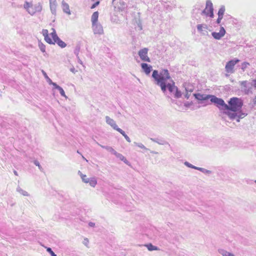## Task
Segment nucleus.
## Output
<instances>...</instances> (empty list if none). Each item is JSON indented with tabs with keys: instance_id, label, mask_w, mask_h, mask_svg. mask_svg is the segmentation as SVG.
Returning <instances> with one entry per match:
<instances>
[{
	"instance_id": "obj_1",
	"label": "nucleus",
	"mask_w": 256,
	"mask_h": 256,
	"mask_svg": "<svg viewBox=\"0 0 256 256\" xmlns=\"http://www.w3.org/2000/svg\"><path fill=\"white\" fill-rule=\"evenodd\" d=\"M152 76L154 79L155 84L160 86L164 94H166L168 90L175 98H178L181 97L182 92L175 86V82L170 78L168 70L163 69L160 72L157 70H154Z\"/></svg>"
},
{
	"instance_id": "obj_2",
	"label": "nucleus",
	"mask_w": 256,
	"mask_h": 256,
	"mask_svg": "<svg viewBox=\"0 0 256 256\" xmlns=\"http://www.w3.org/2000/svg\"><path fill=\"white\" fill-rule=\"evenodd\" d=\"M244 101L241 98L232 97L228 101L226 111V112H236V111H240V110L242 109ZM224 114H225V112H224Z\"/></svg>"
},
{
	"instance_id": "obj_3",
	"label": "nucleus",
	"mask_w": 256,
	"mask_h": 256,
	"mask_svg": "<svg viewBox=\"0 0 256 256\" xmlns=\"http://www.w3.org/2000/svg\"><path fill=\"white\" fill-rule=\"evenodd\" d=\"M210 100L220 110H222L224 112L226 111L227 104L223 99L218 98L214 95H211Z\"/></svg>"
},
{
	"instance_id": "obj_4",
	"label": "nucleus",
	"mask_w": 256,
	"mask_h": 256,
	"mask_svg": "<svg viewBox=\"0 0 256 256\" xmlns=\"http://www.w3.org/2000/svg\"><path fill=\"white\" fill-rule=\"evenodd\" d=\"M210 100L220 110H222L224 112L226 111L227 104L223 99L218 98L214 95H211Z\"/></svg>"
},
{
	"instance_id": "obj_5",
	"label": "nucleus",
	"mask_w": 256,
	"mask_h": 256,
	"mask_svg": "<svg viewBox=\"0 0 256 256\" xmlns=\"http://www.w3.org/2000/svg\"><path fill=\"white\" fill-rule=\"evenodd\" d=\"M24 7L30 15H34L36 12H40L42 10V6L40 3L32 5V3L26 2Z\"/></svg>"
},
{
	"instance_id": "obj_6",
	"label": "nucleus",
	"mask_w": 256,
	"mask_h": 256,
	"mask_svg": "<svg viewBox=\"0 0 256 256\" xmlns=\"http://www.w3.org/2000/svg\"><path fill=\"white\" fill-rule=\"evenodd\" d=\"M212 94H201L200 93L193 94V96L198 101V104L207 106L208 104V100H210Z\"/></svg>"
},
{
	"instance_id": "obj_7",
	"label": "nucleus",
	"mask_w": 256,
	"mask_h": 256,
	"mask_svg": "<svg viewBox=\"0 0 256 256\" xmlns=\"http://www.w3.org/2000/svg\"><path fill=\"white\" fill-rule=\"evenodd\" d=\"M202 14H204L210 18L214 17L213 5L210 0H207L206 7L205 9L202 11Z\"/></svg>"
},
{
	"instance_id": "obj_8",
	"label": "nucleus",
	"mask_w": 256,
	"mask_h": 256,
	"mask_svg": "<svg viewBox=\"0 0 256 256\" xmlns=\"http://www.w3.org/2000/svg\"><path fill=\"white\" fill-rule=\"evenodd\" d=\"M225 114H226L231 120H234L236 118H242L247 115V114L244 112L242 109L240 110V111H236V112H225Z\"/></svg>"
},
{
	"instance_id": "obj_9",
	"label": "nucleus",
	"mask_w": 256,
	"mask_h": 256,
	"mask_svg": "<svg viewBox=\"0 0 256 256\" xmlns=\"http://www.w3.org/2000/svg\"><path fill=\"white\" fill-rule=\"evenodd\" d=\"M240 60L238 58H234L228 61L225 66L226 71L229 74H232L234 72V66L238 64Z\"/></svg>"
},
{
	"instance_id": "obj_10",
	"label": "nucleus",
	"mask_w": 256,
	"mask_h": 256,
	"mask_svg": "<svg viewBox=\"0 0 256 256\" xmlns=\"http://www.w3.org/2000/svg\"><path fill=\"white\" fill-rule=\"evenodd\" d=\"M240 86H242V91L244 94H248L252 93V82H248L247 80H244L240 82Z\"/></svg>"
},
{
	"instance_id": "obj_11",
	"label": "nucleus",
	"mask_w": 256,
	"mask_h": 256,
	"mask_svg": "<svg viewBox=\"0 0 256 256\" xmlns=\"http://www.w3.org/2000/svg\"><path fill=\"white\" fill-rule=\"evenodd\" d=\"M148 49L144 48L140 50L138 52V54L142 60L146 62H150V60L148 56Z\"/></svg>"
},
{
	"instance_id": "obj_12",
	"label": "nucleus",
	"mask_w": 256,
	"mask_h": 256,
	"mask_svg": "<svg viewBox=\"0 0 256 256\" xmlns=\"http://www.w3.org/2000/svg\"><path fill=\"white\" fill-rule=\"evenodd\" d=\"M226 32L224 28L220 26V32H214L212 33V36L214 39L219 40L225 35Z\"/></svg>"
},
{
	"instance_id": "obj_13",
	"label": "nucleus",
	"mask_w": 256,
	"mask_h": 256,
	"mask_svg": "<svg viewBox=\"0 0 256 256\" xmlns=\"http://www.w3.org/2000/svg\"><path fill=\"white\" fill-rule=\"evenodd\" d=\"M92 28L94 34H103V28L100 24L98 22L92 24Z\"/></svg>"
},
{
	"instance_id": "obj_14",
	"label": "nucleus",
	"mask_w": 256,
	"mask_h": 256,
	"mask_svg": "<svg viewBox=\"0 0 256 256\" xmlns=\"http://www.w3.org/2000/svg\"><path fill=\"white\" fill-rule=\"evenodd\" d=\"M106 122L108 124L110 125L114 130H117L118 132L121 129L118 127L115 121L113 119L110 118L109 116H106Z\"/></svg>"
},
{
	"instance_id": "obj_15",
	"label": "nucleus",
	"mask_w": 256,
	"mask_h": 256,
	"mask_svg": "<svg viewBox=\"0 0 256 256\" xmlns=\"http://www.w3.org/2000/svg\"><path fill=\"white\" fill-rule=\"evenodd\" d=\"M198 30L204 36L208 35V32L207 31L208 26L206 24H199L197 26Z\"/></svg>"
},
{
	"instance_id": "obj_16",
	"label": "nucleus",
	"mask_w": 256,
	"mask_h": 256,
	"mask_svg": "<svg viewBox=\"0 0 256 256\" xmlns=\"http://www.w3.org/2000/svg\"><path fill=\"white\" fill-rule=\"evenodd\" d=\"M141 68L146 75L149 74L152 70V66L146 63H142Z\"/></svg>"
},
{
	"instance_id": "obj_17",
	"label": "nucleus",
	"mask_w": 256,
	"mask_h": 256,
	"mask_svg": "<svg viewBox=\"0 0 256 256\" xmlns=\"http://www.w3.org/2000/svg\"><path fill=\"white\" fill-rule=\"evenodd\" d=\"M50 9L51 12L54 15H56V0H50Z\"/></svg>"
},
{
	"instance_id": "obj_18",
	"label": "nucleus",
	"mask_w": 256,
	"mask_h": 256,
	"mask_svg": "<svg viewBox=\"0 0 256 256\" xmlns=\"http://www.w3.org/2000/svg\"><path fill=\"white\" fill-rule=\"evenodd\" d=\"M150 140L155 142L158 143L160 145H164V144H168V142L165 140L164 138H150Z\"/></svg>"
},
{
	"instance_id": "obj_19",
	"label": "nucleus",
	"mask_w": 256,
	"mask_h": 256,
	"mask_svg": "<svg viewBox=\"0 0 256 256\" xmlns=\"http://www.w3.org/2000/svg\"><path fill=\"white\" fill-rule=\"evenodd\" d=\"M62 10L64 12L70 15L71 14L70 10L69 5L64 0L62 1Z\"/></svg>"
},
{
	"instance_id": "obj_20",
	"label": "nucleus",
	"mask_w": 256,
	"mask_h": 256,
	"mask_svg": "<svg viewBox=\"0 0 256 256\" xmlns=\"http://www.w3.org/2000/svg\"><path fill=\"white\" fill-rule=\"evenodd\" d=\"M114 155L118 158H119L122 161H123L125 164H128V161L126 160V158L121 154H120L118 152H114Z\"/></svg>"
},
{
	"instance_id": "obj_21",
	"label": "nucleus",
	"mask_w": 256,
	"mask_h": 256,
	"mask_svg": "<svg viewBox=\"0 0 256 256\" xmlns=\"http://www.w3.org/2000/svg\"><path fill=\"white\" fill-rule=\"evenodd\" d=\"M98 12H95L93 13L92 16L91 20L92 24L98 22Z\"/></svg>"
},
{
	"instance_id": "obj_22",
	"label": "nucleus",
	"mask_w": 256,
	"mask_h": 256,
	"mask_svg": "<svg viewBox=\"0 0 256 256\" xmlns=\"http://www.w3.org/2000/svg\"><path fill=\"white\" fill-rule=\"evenodd\" d=\"M97 144L101 146L102 148L110 152L112 154H114V152H116V150L111 146H102L99 143L97 142Z\"/></svg>"
},
{
	"instance_id": "obj_23",
	"label": "nucleus",
	"mask_w": 256,
	"mask_h": 256,
	"mask_svg": "<svg viewBox=\"0 0 256 256\" xmlns=\"http://www.w3.org/2000/svg\"><path fill=\"white\" fill-rule=\"evenodd\" d=\"M55 43H56L58 46L62 48H64L66 46V44L62 40H61L59 38L56 40L54 42V44Z\"/></svg>"
},
{
	"instance_id": "obj_24",
	"label": "nucleus",
	"mask_w": 256,
	"mask_h": 256,
	"mask_svg": "<svg viewBox=\"0 0 256 256\" xmlns=\"http://www.w3.org/2000/svg\"><path fill=\"white\" fill-rule=\"evenodd\" d=\"M144 246H146L150 251L158 250H159L158 247L153 246L152 244H145Z\"/></svg>"
},
{
	"instance_id": "obj_25",
	"label": "nucleus",
	"mask_w": 256,
	"mask_h": 256,
	"mask_svg": "<svg viewBox=\"0 0 256 256\" xmlns=\"http://www.w3.org/2000/svg\"><path fill=\"white\" fill-rule=\"evenodd\" d=\"M218 252L222 256H234V255L233 254L230 253V252H228L227 251H226L224 250H222V249L218 250Z\"/></svg>"
},
{
	"instance_id": "obj_26",
	"label": "nucleus",
	"mask_w": 256,
	"mask_h": 256,
	"mask_svg": "<svg viewBox=\"0 0 256 256\" xmlns=\"http://www.w3.org/2000/svg\"><path fill=\"white\" fill-rule=\"evenodd\" d=\"M88 183L91 186L94 187L97 184V180L95 178H89Z\"/></svg>"
},
{
	"instance_id": "obj_27",
	"label": "nucleus",
	"mask_w": 256,
	"mask_h": 256,
	"mask_svg": "<svg viewBox=\"0 0 256 256\" xmlns=\"http://www.w3.org/2000/svg\"><path fill=\"white\" fill-rule=\"evenodd\" d=\"M16 191L24 196H29V194L27 192L24 190L20 186H18V188H16Z\"/></svg>"
},
{
	"instance_id": "obj_28",
	"label": "nucleus",
	"mask_w": 256,
	"mask_h": 256,
	"mask_svg": "<svg viewBox=\"0 0 256 256\" xmlns=\"http://www.w3.org/2000/svg\"><path fill=\"white\" fill-rule=\"evenodd\" d=\"M78 173L80 174V176L81 177V178L82 179V182L84 183H88L90 178H87L86 175L82 174L80 171L78 172Z\"/></svg>"
},
{
	"instance_id": "obj_29",
	"label": "nucleus",
	"mask_w": 256,
	"mask_h": 256,
	"mask_svg": "<svg viewBox=\"0 0 256 256\" xmlns=\"http://www.w3.org/2000/svg\"><path fill=\"white\" fill-rule=\"evenodd\" d=\"M52 32L50 34L53 40L54 41V42H55L56 40L58 38V36H57L56 32L54 28H52Z\"/></svg>"
},
{
	"instance_id": "obj_30",
	"label": "nucleus",
	"mask_w": 256,
	"mask_h": 256,
	"mask_svg": "<svg viewBox=\"0 0 256 256\" xmlns=\"http://www.w3.org/2000/svg\"><path fill=\"white\" fill-rule=\"evenodd\" d=\"M118 132L124 137L128 142H131L130 138L126 134L125 132L123 130L120 129Z\"/></svg>"
},
{
	"instance_id": "obj_31",
	"label": "nucleus",
	"mask_w": 256,
	"mask_h": 256,
	"mask_svg": "<svg viewBox=\"0 0 256 256\" xmlns=\"http://www.w3.org/2000/svg\"><path fill=\"white\" fill-rule=\"evenodd\" d=\"M224 12H225V7H224V6H220V8L219 9L218 11V15L222 16H223L224 14Z\"/></svg>"
},
{
	"instance_id": "obj_32",
	"label": "nucleus",
	"mask_w": 256,
	"mask_h": 256,
	"mask_svg": "<svg viewBox=\"0 0 256 256\" xmlns=\"http://www.w3.org/2000/svg\"><path fill=\"white\" fill-rule=\"evenodd\" d=\"M134 144L136 146H138V147H139L140 148H142V149H144V150H148V149L147 148L142 144V143H138V142H134Z\"/></svg>"
},
{
	"instance_id": "obj_33",
	"label": "nucleus",
	"mask_w": 256,
	"mask_h": 256,
	"mask_svg": "<svg viewBox=\"0 0 256 256\" xmlns=\"http://www.w3.org/2000/svg\"><path fill=\"white\" fill-rule=\"evenodd\" d=\"M248 66H250V64L246 62H244L242 64L241 68L243 72L245 71Z\"/></svg>"
},
{
	"instance_id": "obj_34",
	"label": "nucleus",
	"mask_w": 256,
	"mask_h": 256,
	"mask_svg": "<svg viewBox=\"0 0 256 256\" xmlns=\"http://www.w3.org/2000/svg\"><path fill=\"white\" fill-rule=\"evenodd\" d=\"M186 92L184 94V97L186 98H188L190 95V93L192 92V90L191 88L188 90V88H186Z\"/></svg>"
},
{
	"instance_id": "obj_35",
	"label": "nucleus",
	"mask_w": 256,
	"mask_h": 256,
	"mask_svg": "<svg viewBox=\"0 0 256 256\" xmlns=\"http://www.w3.org/2000/svg\"><path fill=\"white\" fill-rule=\"evenodd\" d=\"M44 40L49 44H54V41L50 38L49 36H45Z\"/></svg>"
},
{
	"instance_id": "obj_36",
	"label": "nucleus",
	"mask_w": 256,
	"mask_h": 256,
	"mask_svg": "<svg viewBox=\"0 0 256 256\" xmlns=\"http://www.w3.org/2000/svg\"><path fill=\"white\" fill-rule=\"evenodd\" d=\"M200 172L206 175H209L212 174V171L207 170L204 168H202V170H200Z\"/></svg>"
},
{
	"instance_id": "obj_37",
	"label": "nucleus",
	"mask_w": 256,
	"mask_h": 256,
	"mask_svg": "<svg viewBox=\"0 0 256 256\" xmlns=\"http://www.w3.org/2000/svg\"><path fill=\"white\" fill-rule=\"evenodd\" d=\"M80 50V46H76L74 50V54L76 56V57L79 56L78 54Z\"/></svg>"
},
{
	"instance_id": "obj_38",
	"label": "nucleus",
	"mask_w": 256,
	"mask_h": 256,
	"mask_svg": "<svg viewBox=\"0 0 256 256\" xmlns=\"http://www.w3.org/2000/svg\"><path fill=\"white\" fill-rule=\"evenodd\" d=\"M58 90L59 91L60 95L66 98H67V96H66V95L65 94V92H64V90L62 89V87H60Z\"/></svg>"
},
{
	"instance_id": "obj_39",
	"label": "nucleus",
	"mask_w": 256,
	"mask_h": 256,
	"mask_svg": "<svg viewBox=\"0 0 256 256\" xmlns=\"http://www.w3.org/2000/svg\"><path fill=\"white\" fill-rule=\"evenodd\" d=\"M38 46L40 50L44 52L46 51V46L42 42L38 44Z\"/></svg>"
},
{
	"instance_id": "obj_40",
	"label": "nucleus",
	"mask_w": 256,
	"mask_h": 256,
	"mask_svg": "<svg viewBox=\"0 0 256 256\" xmlns=\"http://www.w3.org/2000/svg\"><path fill=\"white\" fill-rule=\"evenodd\" d=\"M46 251L50 254L51 256H57L50 248H47Z\"/></svg>"
},
{
	"instance_id": "obj_41",
	"label": "nucleus",
	"mask_w": 256,
	"mask_h": 256,
	"mask_svg": "<svg viewBox=\"0 0 256 256\" xmlns=\"http://www.w3.org/2000/svg\"><path fill=\"white\" fill-rule=\"evenodd\" d=\"M88 243H89V240H88V238H84V240L82 242V244L84 246H86V247H88Z\"/></svg>"
},
{
	"instance_id": "obj_42",
	"label": "nucleus",
	"mask_w": 256,
	"mask_h": 256,
	"mask_svg": "<svg viewBox=\"0 0 256 256\" xmlns=\"http://www.w3.org/2000/svg\"><path fill=\"white\" fill-rule=\"evenodd\" d=\"M34 164L36 166H38V168H39L40 170H41L42 169V166L40 165V162H39L38 160H35L34 161Z\"/></svg>"
},
{
	"instance_id": "obj_43",
	"label": "nucleus",
	"mask_w": 256,
	"mask_h": 256,
	"mask_svg": "<svg viewBox=\"0 0 256 256\" xmlns=\"http://www.w3.org/2000/svg\"><path fill=\"white\" fill-rule=\"evenodd\" d=\"M223 18V16H218V18L216 20V24H219L220 22H221V20H222V19Z\"/></svg>"
},
{
	"instance_id": "obj_44",
	"label": "nucleus",
	"mask_w": 256,
	"mask_h": 256,
	"mask_svg": "<svg viewBox=\"0 0 256 256\" xmlns=\"http://www.w3.org/2000/svg\"><path fill=\"white\" fill-rule=\"evenodd\" d=\"M42 34L44 37L48 36V32L47 30H43L42 31Z\"/></svg>"
},
{
	"instance_id": "obj_45",
	"label": "nucleus",
	"mask_w": 256,
	"mask_h": 256,
	"mask_svg": "<svg viewBox=\"0 0 256 256\" xmlns=\"http://www.w3.org/2000/svg\"><path fill=\"white\" fill-rule=\"evenodd\" d=\"M100 4V2H96L95 3H94L90 7V8L92 9H93L94 8H96L97 6H98Z\"/></svg>"
},
{
	"instance_id": "obj_46",
	"label": "nucleus",
	"mask_w": 256,
	"mask_h": 256,
	"mask_svg": "<svg viewBox=\"0 0 256 256\" xmlns=\"http://www.w3.org/2000/svg\"><path fill=\"white\" fill-rule=\"evenodd\" d=\"M53 86H54V88H55V89H56L58 90L60 87V86H59L55 82H53L52 84Z\"/></svg>"
},
{
	"instance_id": "obj_47",
	"label": "nucleus",
	"mask_w": 256,
	"mask_h": 256,
	"mask_svg": "<svg viewBox=\"0 0 256 256\" xmlns=\"http://www.w3.org/2000/svg\"><path fill=\"white\" fill-rule=\"evenodd\" d=\"M184 165H186V166L189 167V168H192V164L188 162H184Z\"/></svg>"
},
{
	"instance_id": "obj_48",
	"label": "nucleus",
	"mask_w": 256,
	"mask_h": 256,
	"mask_svg": "<svg viewBox=\"0 0 256 256\" xmlns=\"http://www.w3.org/2000/svg\"><path fill=\"white\" fill-rule=\"evenodd\" d=\"M252 86L256 88V80H253L252 82Z\"/></svg>"
},
{
	"instance_id": "obj_49",
	"label": "nucleus",
	"mask_w": 256,
	"mask_h": 256,
	"mask_svg": "<svg viewBox=\"0 0 256 256\" xmlns=\"http://www.w3.org/2000/svg\"><path fill=\"white\" fill-rule=\"evenodd\" d=\"M76 58H77V60H78V62L84 66L83 62H82V60L80 59V57L78 56Z\"/></svg>"
},
{
	"instance_id": "obj_50",
	"label": "nucleus",
	"mask_w": 256,
	"mask_h": 256,
	"mask_svg": "<svg viewBox=\"0 0 256 256\" xmlns=\"http://www.w3.org/2000/svg\"><path fill=\"white\" fill-rule=\"evenodd\" d=\"M47 82L50 85H52V84L54 82L48 76H47Z\"/></svg>"
},
{
	"instance_id": "obj_51",
	"label": "nucleus",
	"mask_w": 256,
	"mask_h": 256,
	"mask_svg": "<svg viewBox=\"0 0 256 256\" xmlns=\"http://www.w3.org/2000/svg\"><path fill=\"white\" fill-rule=\"evenodd\" d=\"M202 168H200V167H198V166H193V169L198 170L200 171V170H202Z\"/></svg>"
},
{
	"instance_id": "obj_52",
	"label": "nucleus",
	"mask_w": 256,
	"mask_h": 256,
	"mask_svg": "<svg viewBox=\"0 0 256 256\" xmlns=\"http://www.w3.org/2000/svg\"><path fill=\"white\" fill-rule=\"evenodd\" d=\"M252 102H253V106L256 105V96H254V98L252 100Z\"/></svg>"
},
{
	"instance_id": "obj_53",
	"label": "nucleus",
	"mask_w": 256,
	"mask_h": 256,
	"mask_svg": "<svg viewBox=\"0 0 256 256\" xmlns=\"http://www.w3.org/2000/svg\"><path fill=\"white\" fill-rule=\"evenodd\" d=\"M88 226L90 227H94V226H95V224L94 222H90L88 223Z\"/></svg>"
},
{
	"instance_id": "obj_54",
	"label": "nucleus",
	"mask_w": 256,
	"mask_h": 256,
	"mask_svg": "<svg viewBox=\"0 0 256 256\" xmlns=\"http://www.w3.org/2000/svg\"><path fill=\"white\" fill-rule=\"evenodd\" d=\"M190 103H189L188 102H186L184 104V106H186V107H188V106L190 105Z\"/></svg>"
},
{
	"instance_id": "obj_55",
	"label": "nucleus",
	"mask_w": 256,
	"mask_h": 256,
	"mask_svg": "<svg viewBox=\"0 0 256 256\" xmlns=\"http://www.w3.org/2000/svg\"><path fill=\"white\" fill-rule=\"evenodd\" d=\"M70 71L74 73H75V69H74V68H70Z\"/></svg>"
},
{
	"instance_id": "obj_56",
	"label": "nucleus",
	"mask_w": 256,
	"mask_h": 256,
	"mask_svg": "<svg viewBox=\"0 0 256 256\" xmlns=\"http://www.w3.org/2000/svg\"><path fill=\"white\" fill-rule=\"evenodd\" d=\"M150 153L152 154H157L158 152H155V151H152V150H151L150 152Z\"/></svg>"
},
{
	"instance_id": "obj_57",
	"label": "nucleus",
	"mask_w": 256,
	"mask_h": 256,
	"mask_svg": "<svg viewBox=\"0 0 256 256\" xmlns=\"http://www.w3.org/2000/svg\"><path fill=\"white\" fill-rule=\"evenodd\" d=\"M14 174L16 175V176H18V172L16 170H14Z\"/></svg>"
},
{
	"instance_id": "obj_58",
	"label": "nucleus",
	"mask_w": 256,
	"mask_h": 256,
	"mask_svg": "<svg viewBox=\"0 0 256 256\" xmlns=\"http://www.w3.org/2000/svg\"><path fill=\"white\" fill-rule=\"evenodd\" d=\"M43 73L44 74V75L45 76V78L47 79L48 76L46 75V73L43 71Z\"/></svg>"
},
{
	"instance_id": "obj_59",
	"label": "nucleus",
	"mask_w": 256,
	"mask_h": 256,
	"mask_svg": "<svg viewBox=\"0 0 256 256\" xmlns=\"http://www.w3.org/2000/svg\"><path fill=\"white\" fill-rule=\"evenodd\" d=\"M240 118H236L235 120H236V121L237 122H240Z\"/></svg>"
},
{
	"instance_id": "obj_60",
	"label": "nucleus",
	"mask_w": 256,
	"mask_h": 256,
	"mask_svg": "<svg viewBox=\"0 0 256 256\" xmlns=\"http://www.w3.org/2000/svg\"><path fill=\"white\" fill-rule=\"evenodd\" d=\"M255 183H256V180L254 181Z\"/></svg>"
},
{
	"instance_id": "obj_61",
	"label": "nucleus",
	"mask_w": 256,
	"mask_h": 256,
	"mask_svg": "<svg viewBox=\"0 0 256 256\" xmlns=\"http://www.w3.org/2000/svg\"><path fill=\"white\" fill-rule=\"evenodd\" d=\"M49 2H50V0H49Z\"/></svg>"
},
{
	"instance_id": "obj_62",
	"label": "nucleus",
	"mask_w": 256,
	"mask_h": 256,
	"mask_svg": "<svg viewBox=\"0 0 256 256\" xmlns=\"http://www.w3.org/2000/svg\"><path fill=\"white\" fill-rule=\"evenodd\" d=\"M0 96H1V94H0Z\"/></svg>"
}]
</instances>
